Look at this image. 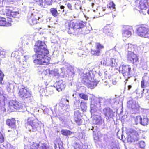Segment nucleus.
Here are the masks:
<instances>
[{"label": "nucleus", "instance_id": "nucleus-55", "mask_svg": "<svg viewBox=\"0 0 149 149\" xmlns=\"http://www.w3.org/2000/svg\"><path fill=\"white\" fill-rule=\"evenodd\" d=\"M64 8V6H60V8L61 9H63Z\"/></svg>", "mask_w": 149, "mask_h": 149}, {"label": "nucleus", "instance_id": "nucleus-25", "mask_svg": "<svg viewBox=\"0 0 149 149\" xmlns=\"http://www.w3.org/2000/svg\"><path fill=\"white\" fill-rule=\"evenodd\" d=\"M50 11L53 16L55 17H56L57 16L58 13L56 10L54 8H52L51 9Z\"/></svg>", "mask_w": 149, "mask_h": 149}, {"label": "nucleus", "instance_id": "nucleus-56", "mask_svg": "<svg viewBox=\"0 0 149 149\" xmlns=\"http://www.w3.org/2000/svg\"><path fill=\"white\" fill-rule=\"evenodd\" d=\"M107 35L109 36H111V34H107Z\"/></svg>", "mask_w": 149, "mask_h": 149}, {"label": "nucleus", "instance_id": "nucleus-2", "mask_svg": "<svg viewBox=\"0 0 149 149\" xmlns=\"http://www.w3.org/2000/svg\"><path fill=\"white\" fill-rule=\"evenodd\" d=\"M136 30L139 36L149 38V29L148 28L142 26L139 27Z\"/></svg>", "mask_w": 149, "mask_h": 149}, {"label": "nucleus", "instance_id": "nucleus-63", "mask_svg": "<svg viewBox=\"0 0 149 149\" xmlns=\"http://www.w3.org/2000/svg\"><path fill=\"white\" fill-rule=\"evenodd\" d=\"M116 47V46H115L114 48L115 49V47Z\"/></svg>", "mask_w": 149, "mask_h": 149}, {"label": "nucleus", "instance_id": "nucleus-14", "mask_svg": "<svg viewBox=\"0 0 149 149\" xmlns=\"http://www.w3.org/2000/svg\"><path fill=\"white\" fill-rule=\"evenodd\" d=\"M82 116L79 111H77L74 112V119L77 124L79 125L82 123Z\"/></svg>", "mask_w": 149, "mask_h": 149}, {"label": "nucleus", "instance_id": "nucleus-50", "mask_svg": "<svg viewBox=\"0 0 149 149\" xmlns=\"http://www.w3.org/2000/svg\"><path fill=\"white\" fill-rule=\"evenodd\" d=\"M29 58V56H24V59L25 63H26L27 59Z\"/></svg>", "mask_w": 149, "mask_h": 149}, {"label": "nucleus", "instance_id": "nucleus-5", "mask_svg": "<svg viewBox=\"0 0 149 149\" xmlns=\"http://www.w3.org/2000/svg\"><path fill=\"white\" fill-rule=\"evenodd\" d=\"M131 68L129 65H122L119 67V70L121 71L124 76L125 77H129L130 75V71Z\"/></svg>", "mask_w": 149, "mask_h": 149}, {"label": "nucleus", "instance_id": "nucleus-47", "mask_svg": "<svg viewBox=\"0 0 149 149\" xmlns=\"http://www.w3.org/2000/svg\"><path fill=\"white\" fill-rule=\"evenodd\" d=\"M128 102H132V103H131L130 104L132 106L133 105H134V104H135L136 102L135 101L132 100H130Z\"/></svg>", "mask_w": 149, "mask_h": 149}, {"label": "nucleus", "instance_id": "nucleus-61", "mask_svg": "<svg viewBox=\"0 0 149 149\" xmlns=\"http://www.w3.org/2000/svg\"><path fill=\"white\" fill-rule=\"evenodd\" d=\"M30 130V131H31V129H30V130Z\"/></svg>", "mask_w": 149, "mask_h": 149}, {"label": "nucleus", "instance_id": "nucleus-44", "mask_svg": "<svg viewBox=\"0 0 149 149\" xmlns=\"http://www.w3.org/2000/svg\"><path fill=\"white\" fill-rule=\"evenodd\" d=\"M4 141V138L2 134L0 133V142L2 143Z\"/></svg>", "mask_w": 149, "mask_h": 149}, {"label": "nucleus", "instance_id": "nucleus-34", "mask_svg": "<svg viewBox=\"0 0 149 149\" xmlns=\"http://www.w3.org/2000/svg\"><path fill=\"white\" fill-rule=\"evenodd\" d=\"M42 74L43 75H46L48 74H50L51 70L49 69H46V70H42Z\"/></svg>", "mask_w": 149, "mask_h": 149}, {"label": "nucleus", "instance_id": "nucleus-27", "mask_svg": "<svg viewBox=\"0 0 149 149\" xmlns=\"http://www.w3.org/2000/svg\"><path fill=\"white\" fill-rule=\"evenodd\" d=\"M14 88V85L11 84H9L7 86V90L8 92H10L11 90H12Z\"/></svg>", "mask_w": 149, "mask_h": 149}, {"label": "nucleus", "instance_id": "nucleus-53", "mask_svg": "<svg viewBox=\"0 0 149 149\" xmlns=\"http://www.w3.org/2000/svg\"><path fill=\"white\" fill-rule=\"evenodd\" d=\"M55 149H63L62 147V146H61V147H57V146L56 145L55 146Z\"/></svg>", "mask_w": 149, "mask_h": 149}, {"label": "nucleus", "instance_id": "nucleus-46", "mask_svg": "<svg viewBox=\"0 0 149 149\" xmlns=\"http://www.w3.org/2000/svg\"><path fill=\"white\" fill-rule=\"evenodd\" d=\"M4 76V74L0 70V81H1L3 80V77Z\"/></svg>", "mask_w": 149, "mask_h": 149}, {"label": "nucleus", "instance_id": "nucleus-11", "mask_svg": "<svg viewBox=\"0 0 149 149\" xmlns=\"http://www.w3.org/2000/svg\"><path fill=\"white\" fill-rule=\"evenodd\" d=\"M45 146V144L40 143L33 142L29 147L28 149H44Z\"/></svg>", "mask_w": 149, "mask_h": 149}, {"label": "nucleus", "instance_id": "nucleus-26", "mask_svg": "<svg viewBox=\"0 0 149 149\" xmlns=\"http://www.w3.org/2000/svg\"><path fill=\"white\" fill-rule=\"evenodd\" d=\"M74 23L72 21H69L68 22V25L69 29H72L74 30Z\"/></svg>", "mask_w": 149, "mask_h": 149}, {"label": "nucleus", "instance_id": "nucleus-60", "mask_svg": "<svg viewBox=\"0 0 149 149\" xmlns=\"http://www.w3.org/2000/svg\"><path fill=\"white\" fill-rule=\"evenodd\" d=\"M94 5V3H92V6H93V5Z\"/></svg>", "mask_w": 149, "mask_h": 149}, {"label": "nucleus", "instance_id": "nucleus-29", "mask_svg": "<svg viewBox=\"0 0 149 149\" xmlns=\"http://www.w3.org/2000/svg\"><path fill=\"white\" fill-rule=\"evenodd\" d=\"M75 8L78 10L79 9H81V2L80 1H78L75 3Z\"/></svg>", "mask_w": 149, "mask_h": 149}, {"label": "nucleus", "instance_id": "nucleus-28", "mask_svg": "<svg viewBox=\"0 0 149 149\" xmlns=\"http://www.w3.org/2000/svg\"><path fill=\"white\" fill-rule=\"evenodd\" d=\"M79 97L81 99L85 100H87L88 99V96L86 94L83 93H80L79 94Z\"/></svg>", "mask_w": 149, "mask_h": 149}, {"label": "nucleus", "instance_id": "nucleus-30", "mask_svg": "<svg viewBox=\"0 0 149 149\" xmlns=\"http://www.w3.org/2000/svg\"><path fill=\"white\" fill-rule=\"evenodd\" d=\"M50 74L54 76L58 75L59 73L57 69H54L51 70Z\"/></svg>", "mask_w": 149, "mask_h": 149}, {"label": "nucleus", "instance_id": "nucleus-35", "mask_svg": "<svg viewBox=\"0 0 149 149\" xmlns=\"http://www.w3.org/2000/svg\"><path fill=\"white\" fill-rule=\"evenodd\" d=\"M11 14V16L10 17L14 18L18 17L19 15V13L17 12H13L12 11Z\"/></svg>", "mask_w": 149, "mask_h": 149}, {"label": "nucleus", "instance_id": "nucleus-52", "mask_svg": "<svg viewBox=\"0 0 149 149\" xmlns=\"http://www.w3.org/2000/svg\"><path fill=\"white\" fill-rule=\"evenodd\" d=\"M107 62H109V61H107L106 62H105L104 61V62H103L102 61L101 62V64H102L104 65H107V64H106V63H107Z\"/></svg>", "mask_w": 149, "mask_h": 149}, {"label": "nucleus", "instance_id": "nucleus-59", "mask_svg": "<svg viewBox=\"0 0 149 149\" xmlns=\"http://www.w3.org/2000/svg\"><path fill=\"white\" fill-rule=\"evenodd\" d=\"M66 101H67V102H69V101H68V100H66Z\"/></svg>", "mask_w": 149, "mask_h": 149}, {"label": "nucleus", "instance_id": "nucleus-40", "mask_svg": "<svg viewBox=\"0 0 149 149\" xmlns=\"http://www.w3.org/2000/svg\"><path fill=\"white\" fill-rule=\"evenodd\" d=\"M139 145L141 148H143L145 146V143L143 141H141L139 143Z\"/></svg>", "mask_w": 149, "mask_h": 149}, {"label": "nucleus", "instance_id": "nucleus-33", "mask_svg": "<svg viewBox=\"0 0 149 149\" xmlns=\"http://www.w3.org/2000/svg\"><path fill=\"white\" fill-rule=\"evenodd\" d=\"M141 118V116H138L135 118V121L136 124H137L139 123H140Z\"/></svg>", "mask_w": 149, "mask_h": 149}, {"label": "nucleus", "instance_id": "nucleus-6", "mask_svg": "<svg viewBox=\"0 0 149 149\" xmlns=\"http://www.w3.org/2000/svg\"><path fill=\"white\" fill-rule=\"evenodd\" d=\"M12 19L10 18L0 17V26H9L11 25Z\"/></svg>", "mask_w": 149, "mask_h": 149}, {"label": "nucleus", "instance_id": "nucleus-23", "mask_svg": "<svg viewBox=\"0 0 149 149\" xmlns=\"http://www.w3.org/2000/svg\"><path fill=\"white\" fill-rule=\"evenodd\" d=\"M61 132L63 135L65 136L70 135L72 133L70 131L67 130H61Z\"/></svg>", "mask_w": 149, "mask_h": 149}, {"label": "nucleus", "instance_id": "nucleus-17", "mask_svg": "<svg viewBox=\"0 0 149 149\" xmlns=\"http://www.w3.org/2000/svg\"><path fill=\"white\" fill-rule=\"evenodd\" d=\"M131 103H132V102H128L127 103V107L129 108H132V110L134 111V113H137L139 109V104L136 102L134 105L132 106L130 104Z\"/></svg>", "mask_w": 149, "mask_h": 149}, {"label": "nucleus", "instance_id": "nucleus-48", "mask_svg": "<svg viewBox=\"0 0 149 149\" xmlns=\"http://www.w3.org/2000/svg\"><path fill=\"white\" fill-rule=\"evenodd\" d=\"M5 54L4 52L3 51H0V57H3Z\"/></svg>", "mask_w": 149, "mask_h": 149}, {"label": "nucleus", "instance_id": "nucleus-51", "mask_svg": "<svg viewBox=\"0 0 149 149\" xmlns=\"http://www.w3.org/2000/svg\"><path fill=\"white\" fill-rule=\"evenodd\" d=\"M96 107L94 106V104H91V110H93L96 109Z\"/></svg>", "mask_w": 149, "mask_h": 149}, {"label": "nucleus", "instance_id": "nucleus-9", "mask_svg": "<svg viewBox=\"0 0 149 149\" xmlns=\"http://www.w3.org/2000/svg\"><path fill=\"white\" fill-rule=\"evenodd\" d=\"M132 28L131 26H127L125 27V30L122 33L123 38L126 40L132 34Z\"/></svg>", "mask_w": 149, "mask_h": 149}, {"label": "nucleus", "instance_id": "nucleus-15", "mask_svg": "<svg viewBox=\"0 0 149 149\" xmlns=\"http://www.w3.org/2000/svg\"><path fill=\"white\" fill-rule=\"evenodd\" d=\"M91 80L92 81H91L89 79H87L86 81H85L84 83L85 85L87 86L88 88L93 89L96 86L97 82L94 81V79H91Z\"/></svg>", "mask_w": 149, "mask_h": 149}, {"label": "nucleus", "instance_id": "nucleus-1", "mask_svg": "<svg viewBox=\"0 0 149 149\" xmlns=\"http://www.w3.org/2000/svg\"><path fill=\"white\" fill-rule=\"evenodd\" d=\"M34 49L36 52V59L34 60V63L40 65L48 64L50 58L47 55L49 52L46 48L45 43L40 41H38L36 44Z\"/></svg>", "mask_w": 149, "mask_h": 149}, {"label": "nucleus", "instance_id": "nucleus-54", "mask_svg": "<svg viewBox=\"0 0 149 149\" xmlns=\"http://www.w3.org/2000/svg\"><path fill=\"white\" fill-rule=\"evenodd\" d=\"M131 87H132V86H130V85L128 86V90H129L131 88Z\"/></svg>", "mask_w": 149, "mask_h": 149}, {"label": "nucleus", "instance_id": "nucleus-13", "mask_svg": "<svg viewBox=\"0 0 149 149\" xmlns=\"http://www.w3.org/2000/svg\"><path fill=\"white\" fill-rule=\"evenodd\" d=\"M147 2L146 0H137L136 1V7L137 10H146V4Z\"/></svg>", "mask_w": 149, "mask_h": 149}, {"label": "nucleus", "instance_id": "nucleus-12", "mask_svg": "<svg viewBox=\"0 0 149 149\" xmlns=\"http://www.w3.org/2000/svg\"><path fill=\"white\" fill-rule=\"evenodd\" d=\"M9 107L13 111L18 109L21 107L20 104L15 101H11L9 102Z\"/></svg>", "mask_w": 149, "mask_h": 149}, {"label": "nucleus", "instance_id": "nucleus-10", "mask_svg": "<svg viewBox=\"0 0 149 149\" xmlns=\"http://www.w3.org/2000/svg\"><path fill=\"white\" fill-rule=\"evenodd\" d=\"M129 135L128 136L127 141L129 142L133 141L137 137L138 134L136 132L132 129H130L129 130Z\"/></svg>", "mask_w": 149, "mask_h": 149}, {"label": "nucleus", "instance_id": "nucleus-19", "mask_svg": "<svg viewBox=\"0 0 149 149\" xmlns=\"http://www.w3.org/2000/svg\"><path fill=\"white\" fill-rule=\"evenodd\" d=\"M65 83L62 81H60L57 83L56 89L59 92L61 91L64 89L65 85Z\"/></svg>", "mask_w": 149, "mask_h": 149}, {"label": "nucleus", "instance_id": "nucleus-45", "mask_svg": "<svg viewBox=\"0 0 149 149\" xmlns=\"http://www.w3.org/2000/svg\"><path fill=\"white\" fill-rule=\"evenodd\" d=\"M45 2L47 5H50L53 0H44Z\"/></svg>", "mask_w": 149, "mask_h": 149}, {"label": "nucleus", "instance_id": "nucleus-42", "mask_svg": "<svg viewBox=\"0 0 149 149\" xmlns=\"http://www.w3.org/2000/svg\"><path fill=\"white\" fill-rule=\"evenodd\" d=\"M74 149H81V146L79 144L76 143L74 146Z\"/></svg>", "mask_w": 149, "mask_h": 149}, {"label": "nucleus", "instance_id": "nucleus-7", "mask_svg": "<svg viewBox=\"0 0 149 149\" xmlns=\"http://www.w3.org/2000/svg\"><path fill=\"white\" fill-rule=\"evenodd\" d=\"M27 123L29 125V126L32 128V131L36 130L38 124L37 123V120H34L32 118H29L27 120Z\"/></svg>", "mask_w": 149, "mask_h": 149}, {"label": "nucleus", "instance_id": "nucleus-36", "mask_svg": "<svg viewBox=\"0 0 149 149\" xmlns=\"http://www.w3.org/2000/svg\"><path fill=\"white\" fill-rule=\"evenodd\" d=\"M33 1L35 2H37V3L42 7L43 6V3L42 0H33Z\"/></svg>", "mask_w": 149, "mask_h": 149}, {"label": "nucleus", "instance_id": "nucleus-41", "mask_svg": "<svg viewBox=\"0 0 149 149\" xmlns=\"http://www.w3.org/2000/svg\"><path fill=\"white\" fill-rule=\"evenodd\" d=\"M141 87L143 88H144L145 87V85L144 79L143 78V77L142 78V80L141 82Z\"/></svg>", "mask_w": 149, "mask_h": 149}, {"label": "nucleus", "instance_id": "nucleus-37", "mask_svg": "<svg viewBox=\"0 0 149 149\" xmlns=\"http://www.w3.org/2000/svg\"><path fill=\"white\" fill-rule=\"evenodd\" d=\"M104 48V46L100 44H97L96 45V49H97L100 50L102 49H103Z\"/></svg>", "mask_w": 149, "mask_h": 149}, {"label": "nucleus", "instance_id": "nucleus-22", "mask_svg": "<svg viewBox=\"0 0 149 149\" xmlns=\"http://www.w3.org/2000/svg\"><path fill=\"white\" fill-rule=\"evenodd\" d=\"M149 123L148 119L146 116H145L141 118L140 123L143 125H146Z\"/></svg>", "mask_w": 149, "mask_h": 149}, {"label": "nucleus", "instance_id": "nucleus-4", "mask_svg": "<svg viewBox=\"0 0 149 149\" xmlns=\"http://www.w3.org/2000/svg\"><path fill=\"white\" fill-rule=\"evenodd\" d=\"M18 94L20 97L24 98H29L31 95L30 91L22 86L19 88Z\"/></svg>", "mask_w": 149, "mask_h": 149}, {"label": "nucleus", "instance_id": "nucleus-8", "mask_svg": "<svg viewBox=\"0 0 149 149\" xmlns=\"http://www.w3.org/2000/svg\"><path fill=\"white\" fill-rule=\"evenodd\" d=\"M127 58L134 64H135L136 62L137 61L138 58L137 55L133 52L131 51L128 52L127 55Z\"/></svg>", "mask_w": 149, "mask_h": 149}, {"label": "nucleus", "instance_id": "nucleus-57", "mask_svg": "<svg viewBox=\"0 0 149 149\" xmlns=\"http://www.w3.org/2000/svg\"><path fill=\"white\" fill-rule=\"evenodd\" d=\"M44 149H47L46 146H45V148H44Z\"/></svg>", "mask_w": 149, "mask_h": 149}, {"label": "nucleus", "instance_id": "nucleus-39", "mask_svg": "<svg viewBox=\"0 0 149 149\" xmlns=\"http://www.w3.org/2000/svg\"><path fill=\"white\" fill-rule=\"evenodd\" d=\"M80 29L83 28L86 25V24L84 22H80L78 23Z\"/></svg>", "mask_w": 149, "mask_h": 149}, {"label": "nucleus", "instance_id": "nucleus-49", "mask_svg": "<svg viewBox=\"0 0 149 149\" xmlns=\"http://www.w3.org/2000/svg\"><path fill=\"white\" fill-rule=\"evenodd\" d=\"M67 5V7H68V8L69 9H70L71 10H72V5L71 4H70L69 3H68L66 4Z\"/></svg>", "mask_w": 149, "mask_h": 149}, {"label": "nucleus", "instance_id": "nucleus-18", "mask_svg": "<svg viewBox=\"0 0 149 149\" xmlns=\"http://www.w3.org/2000/svg\"><path fill=\"white\" fill-rule=\"evenodd\" d=\"M104 113L106 116V118L108 119L112 118L113 115V111L109 108L105 109L103 110Z\"/></svg>", "mask_w": 149, "mask_h": 149}, {"label": "nucleus", "instance_id": "nucleus-38", "mask_svg": "<svg viewBox=\"0 0 149 149\" xmlns=\"http://www.w3.org/2000/svg\"><path fill=\"white\" fill-rule=\"evenodd\" d=\"M79 25V23H74V30H77V29H80Z\"/></svg>", "mask_w": 149, "mask_h": 149}, {"label": "nucleus", "instance_id": "nucleus-3", "mask_svg": "<svg viewBox=\"0 0 149 149\" xmlns=\"http://www.w3.org/2000/svg\"><path fill=\"white\" fill-rule=\"evenodd\" d=\"M40 14L38 13H34L28 17V21L31 25H34L38 22Z\"/></svg>", "mask_w": 149, "mask_h": 149}, {"label": "nucleus", "instance_id": "nucleus-32", "mask_svg": "<svg viewBox=\"0 0 149 149\" xmlns=\"http://www.w3.org/2000/svg\"><path fill=\"white\" fill-rule=\"evenodd\" d=\"M91 53L93 55L98 56L100 55V50L98 49H97V50L96 51L92 50Z\"/></svg>", "mask_w": 149, "mask_h": 149}, {"label": "nucleus", "instance_id": "nucleus-43", "mask_svg": "<svg viewBox=\"0 0 149 149\" xmlns=\"http://www.w3.org/2000/svg\"><path fill=\"white\" fill-rule=\"evenodd\" d=\"M109 8L111 7L113 9L115 8V5L113 2H110L109 4Z\"/></svg>", "mask_w": 149, "mask_h": 149}, {"label": "nucleus", "instance_id": "nucleus-31", "mask_svg": "<svg viewBox=\"0 0 149 149\" xmlns=\"http://www.w3.org/2000/svg\"><path fill=\"white\" fill-rule=\"evenodd\" d=\"M81 106L82 110L83 111H85L87 109L86 104L85 103L82 102L81 104Z\"/></svg>", "mask_w": 149, "mask_h": 149}, {"label": "nucleus", "instance_id": "nucleus-20", "mask_svg": "<svg viewBox=\"0 0 149 149\" xmlns=\"http://www.w3.org/2000/svg\"><path fill=\"white\" fill-rule=\"evenodd\" d=\"M12 11L10 10L8 8L5 9H3L2 11H0V14L3 15L6 14L8 16H11Z\"/></svg>", "mask_w": 149, "mask_h": 149}, {"label": "nucleus", "instance_id": "nucleus-62", "mask_svg": "<svg viewBox=\"0 0 149 149\" xmlns=\"http://www.w3.org/2000/svg\"><path fill=\"white\" fill-rule=\"evenodd\" d=\"M8 131L9 132H10V130H8Z\"/></svg>", "mask_w": 149, "mask_h": 149}, {"label": "nucleus", "instance_id": "nucleus-21", "mask_svg": "<svg viewBox=\"0 0 149 149\" xmlns=\"http://www.w3.org/2000/svg\"><path fill=\"white\" fill-rule=\"evenodd\" d=\"M15 120L14 119H8L6 121L7 125L12 128H14L15 127Z\"/></svg>", "mask_w": 149, "mask_h": 149}, {"label": "nucleus", "instance_id": "nucleus-24", "mask_svg": "<svg viewBox=\"0 0 149 149\" xmlns=\"http://www.w3.org/2000/svg\"><path fill=\"white\" fill-rule=\"evenodd\" d=\"M125 48L127 49L128 52L131 51L134 48L133 46L131 44H127L125 45Z\"/></svg>", "mask_w": 149, "mask_h": 149}, {"label": "nucleus", "instance_id": "nucleus-58", "mask_svg": "<svg viewBox=\"0 0 149 149\" xmlns=\"http://www.w3.org/2000/svg\"><path fill=\"white\" fill-rule=\"evenodd\" d=\"M3 110H4V111L5 110V108H4V109H3Z\"/></svg>", "mask_w": 149, "mask_h": 149}, {"label": "nucleus", "instance_id": "nucleus-16", "mask_svg": "<svg viewBox=\"0 0 149 149\" xmlns=\"http://www.w3.org/2000/svg\"><path fill=\"white\" fill-rule=\"evenodd\" d=\"M119 63V61L118 59L111 58L109 62L106 63L107 66H111L112 67H117Z\"/></svg>", "mask_w": 149, "mask_h": 149}]
</instances>
